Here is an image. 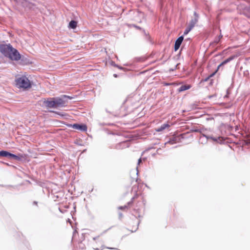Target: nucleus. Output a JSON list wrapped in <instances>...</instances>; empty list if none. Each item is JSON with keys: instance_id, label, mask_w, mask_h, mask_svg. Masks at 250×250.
<instances>
[{"instance_id": "39448f33", "label": "nucleus", "mask_w": 250, "mask_h": 250, "mask_svg": "<svg viewBox=\"0 0 250 250\" xmlns=\"http://www.w3.org/2000/svg\"><path fill=\"white\" fill-rule=\"evenodd\" d=\"M8 57L11 60L14 61H19L21 59V55L16 49L13 48Z\"/></svg>"}, {"instance_id": "1a4fd4ad", "label": "nucleus", "mask_w": 250, "mask_h": 250, "mask_svg": "<svg viewBox=\"0 0 250 250\" xmlns=\"http://www.w3.org/2000/svg\"><path fill=\"white\" fill-rule=\"evenodd\" d=\"M194 14L196 16V17L190 21L189 25H188V26L191 27V29H192L194 27V26L198 21V17L197 16H196V13H195Z\"/></svg>"}, {"instance_id": "6e6552de", "label": "nucleus", "mask_w": 250, "mask_h": 250, "mask_svg": "<svg viewBox=\"0 0 250 250\" xmlns=\"http://www.w3.org/2000/svg\"><path fill=\"white\" fill-rule=\"evenodd\" d=\"M236 57V56L235 55H233V56H231L230 57H229V58H228V59H227L226 60H225L224 61H223L220 64H219L217 67V69L216 70V71H218V70H219V68L220 66L227 63L228 62H229L230 61H232V60H233Z\"/></svg>"}, {"instance_id": "f3484780", "label": "nucleus", "mask_w": 250, "mask_h": 250, "mask_svg": "<svg viewBox=\"0 0 250 250\" xmlns=\"http://www.w3.org/2000/svg\"><path fill=\"white\" fill-rule=\"evenodd\" d=\"M76 235H78V233L76 230H75L73 232V237L72 238V242L73 243L75 241V237L76 236Z\"/></svg>"}, {"instance_id": "423d86ee", "label": "nucleus", "mask_w": 250, "mask_h": 250, "mask_svg": "<svg viewBox=\"0 0 250 250\" xmlns=\"http://www.w3.org/2000/svg\"><path fill=\"white\" fill-rule=\"evenodd\" d=\"M68 126L72 127L73 129L80 130L83 131L87 130V126L85 125H79L77 124H74L73 125H69Z\"/></svg>"}, {"instance_id": "2eb2a0df", "label": "nucleus", "mask_w": 250, "mask_h": 250, "mask_svg": "<svg viewBox=\"0 0 250 250\" xmlns=\"http://www.w3.org/2000/svg\"><path fill=\"white\" fill-rule=\"evenodd\" d=\"M191 29V27L188 26L184 32V35H186L188 34Z\"/></svg>"}, {"instance_id": "5701e85b", "label": "nucleus", "mask_w": 250, "mask_h": 250, "mask_svg": "<svg viewBox=\"0 0 250 250\" xmlns=\"http://www.w3.org/2000/svg\"><path fill=\"white\" fill-rule=\"evenodd\" d=\"M96 250H99V249H97Z\"/></svg>"}, {"instance_id": "412c9836", "label": "nucleus", "mask_w": 250, "mask_h": 250, "mask_svg": "<svg viewBox=\"0 0 250 250\" xmlns=\"http://www.w3.org/2000/svg\"><path fill=\"white\" fill-rule=\"evenodd\" d=\"M33 204H34V205H36V206H37V205H38V202H36V201H34V202H33Z\"/></svg>"}, {"instance_id": "6ab92c4d", "label": "nucleus", "mask_w": 250, "mask_h": 250, "mask_svg": "<svg viewBox=\"0 0 250 250\" xmlns=\"http://www.w3.org/2000/svg\"><path fill=\"white\" fill-rule=\"evenodd\" d=\"M222 36H221V37H220V38L219 39H216V40L215 41V42L216 43H218V42H219L220 39L221 38H222Z\"/></svg>"}, {"instance_id": "4468645a", "label": "nucleus", "mask_w": 250, "mask_h": 250, "mask_svg": "<svg viewBox=\"0 0 250 250\" xmlns=\"http://www.w3.org/2000/svg\"><path fill=\"white\" fill-rule=\"evenodd\" d=\"M176 138L175 137H174L173 139L170 140L169 141H168L166 144H173L174 143H176Z\"/></svg>"}, {"instance_id": "9b49d317", "label": "nucleus", "mask_w": 250, "mask_h": 250, "mask_svg": "<svg viewBox=\"0 0 250 250\" xmlns=\"http://www.w3.org/2000/svg\"><path fill=\"white\" fill-rule=\"evenodd\" d=\"M170 127V125L168 124H164L162 125L160 127L156 129L157 132H161L166 128H168Z\"/></svg>"}, {"instance_id": "dca6fc26", "label": "nucleus", "mask_w": 250, "mask_h": 250, "mask_svg": "<svg viewBox=\"0 0 250 250\" xmlns=\"http://www.w3.org/2000/svg\"><path fill=\"white\" fill-rule=\"evenodd\" d=\"M217 72V71H216V70L214 73H213L211 74H210L209 76H208L207 78H206L204 80V81L205 82L208 81L209 79V78H210L211 77H213Z\"/></svg>"}, {"instance_id": "20e7f679", "label": "nucleus", "mask_w": 250, "mask_h": 250, "mask_svg": "<svg viewBox=\"0 0 250 250\" xmlns=\"http://www.w3.org/2000/svg\"><path fill=\"white\" fill-rule=\"evenodd\" d=\"M13 47L10 44L0 45V51L5 56L8 57Z\"/></svg>"}, {"instance_id": "0eeeda50", "label": "nucleus", "mask_w": 250, "mask_h": 250, "mask_svg": "<svg viewBox=\"0 0 250 250\" xmlns=\"http://www.w3.org/2000/svg\"><path fill=\"white\" fill-rule=\"evenodd\" d=\"M183 39H184L183 37L181 36V37H179L176 40V41H175V45H174V49L175 51L177 50L179 48V47L183 41Z\"/></svg>"}, {"instance_id": "f257e3e1", "label": "nucleus", "mask_w": 250, "mask_h": 250, "mask_svg": "<svg viewBox=\"0 0 250 250\" xmlns=\"http://www.w3.org/2000/svg\"><path fill=\"white\" fill-rule=\"evenodd\" d=\"M43 103L49 108H57L60 106H64L65 102L60 98H53L48 99H44Z\"/></svg>"}, {"instance_id": "7ed1b4c3", "label": "nucleus", "mask_w": 250, "mask_h": 250, "mask_svg": "<svg viewBox=\"0 0 250 250\" xmlns=\"http://www.w3.org/2000/svg\"><path fill=\"white\" fill-rule=\"evenodd\" d=\"M25 155L19 154L18 156L12 154L6 151H0V157H11L17 160H20L21 158H24Z\"/></svg>"}, {"instance_id": "ddd939ff", "label": "nucleus", "mask_w": 250, "mask_h": 250, "mask_svg": "<svg viewBox=\"0 0 250 250\" xmlns=\"http://www.w3.org/2000/svg\"><path fill=\"white\" fill-rule=\"evenodd\" d=\"M77 26V22L75 21H71L69 23V27L72 29H75Z\"/></svg>"}, {"instance_id": "f8f14e48", "label": "nucleus", "mask_w": 250, "mask_h": 250, "mask_svg": "<svg viewBox=\"0 0 250 250\" xmlns=\"http://www.w3.org/2000/svg\"><path fill=\"white\" fill-rule=\"evenodd\" d=\"M191 87V85L190 84H187V85H182L179 89H178V91L179 92H182V91H185V90H188L189 89V88H190Z\"/></svg>"}, {"instance_id": "4be33fe9", "label": "nucleus", "mask_w": 250, "mask_h": 250, "mask_svg": "<svg viewBox=\"0 0 250 250\" xmlns=\"http://www.w3.org/2000/svg\"><path fill=\"white\" fill-rule=\"evenodd\" d=\"M138 162H139V163H140V162H141V158H140V159H139V160H138Z\"/></svg>"}, {"instance_id": "a211bd4d", "label": "nucleus", "mask_w": 250, "mask_h": 250, "mask_svg": "<svg viewBox=\"0 0 250 250\" xmlns=\"http://www.w3.org/2000/svg\"><path fill=\"white\" fill-rule=\"evenodd\" d=\"M127 208V207L125 206H121V207H119V209H122V210L125 209H126Z\"/></svg>"}, {"instance_id": "9d476101", "label": "nucleus", "mask_w": 250, "mask_h": 250, "mask_svg": "<svg viewBox=\"0 0 250 250\" xmlns=\"http://www.w3.org/2000/svg\"><path fill=\"white\" fill-rule=\"evenodd\" d=\"M93 239L96 243H99L101 247L104 246V241L100 235L93 237Z\"/></svg>"}, {"instance_id": "f03ea898", "label": "nucleus", "mask_w": 250, "mask_h": 250, "mask_svg": "<svg viewBox=\"0 0 250 250\" xmlns=\"http://www.w3.org/2000/svg\"><path fill=\"white\" fill-rule=\"evenodd\" d=\"M16 86L24 89H29L31 87V83L29 80L25 76L18 77L15 80Z\"/></svg>"}, {"instance_id": "aec40b11", "label": "nucleus", "mask_w": 250, "mask_h": 250, "mask_svg": "<svg viewBox=\"0 0 250 250\" xmlns=\"http://www.w3.org/2000/svg\"><path fill=\"white\" fill-rule=\"evenodd\" d=\"M170 84H171L169 83H164V85H169Z\"/></svg>"}]
</instances>
